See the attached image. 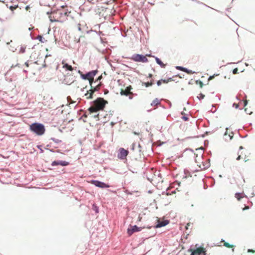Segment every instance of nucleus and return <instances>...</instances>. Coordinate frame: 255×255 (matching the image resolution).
I'll use <instances>...</instances> for the list:
<instances>
[{
  "mask_svg": "<svg viewBox=\"0 0 255 255\" xmlns=\"http://www.w3.org/2000/svg\"><path fill=\"white\" fill-rule=\"evenodd\" d=\"M92 105L88 109L90 113H96L99 111L103 110L107 102L103 98H98L92 102Z\"/></svg>",
  "mask_w": 255,
  "mask_h": 255,
  "instance_id": "nucleus-1",
  "label": "nucleus"
},
{
  "mask_svg": "<svg viewBox=\"0 0 255 255\" xmlns=\"http://www.w3.org/2000/svg\"><path fill=\"white\" fill-rule=\"evenodd\" d=\"M29 129L31 131L37 135H43L45 131L43 124L39 123H34L30 125Z\"/></svg>",
  "mask_w": 255,
  "mask_h": 255,
  "instance_id": "nucleus-2",
  "label": "nucleus"
},
{
  "mask_svg": "<svg viewBox=\"0 0 255 255\" xmlns=\"http://www.w3.org/2000/svg\"><path fill=\"white\" fill-rule=\"evenodd\" d=\"M98 71L97 70L90 71L85 74H83L80 70H78V73L80 74L81 78L83 80H89L90 83H92L91 79L97 74Z\"/></svg>",
  "mask_w": 255,
  "mask_h": 255,
  "instance_id": "nucleus-3",
  "label": "nucleus"
},
{
  "mask_svg": "<svg viewBox=\"0 0 255 255\" xmlns=\"http://www.w3.org/2000/svg\"><path fill=\"white\" fill-rule=\"evenodd\" d=\"M188 251H192L194 253V255H206V249L201 247L199 244H196L194 249H190Z\"/></svg>",
  "mask_w": 255,
  "mask_h": 255,
  "instance_id": "nucleus-4",
  "label": "nucleus"
},
{
  "mask_svg": "<svg viewBox=\"0 0 255 255\" xmlns=\"http://www.w3.org/2000/svg\"><path fill=\"white\" fill-rule=\"evenodd\" d=\"M130 59L135 62L146 63L148 62V59L142 54H134Z\"/></svg>",
  "mask_w": 255,
  "mask_h": 255,
  "instance_id": "nucleus-5",
  "label": "nucleus"
},
{
  "mask_svg": "<svg viewBox=\"0 0 255 255\" xmlns=\"http://www.w3.org/2000/svg\"><path fill=\"white\" fill-rule=\"evenodd\" d=\"M91 183L94 185L96 187H98L101 188H106L109 187V185L106 184L104 182L102 181L96 180H92L91 181Z\"/></svg>",
  "mask_w": 255,
  "mask_h": 255,
  "instance_id": "nucleus-6",
  "label": "nucleus"
},
{
  "mask_svg": "<svg viewBox=\"0 0 255 255\" xmlns=\"http://www.w3.org/2000/svg\"><path fill=\"white\" fill-rule=\"evenodd\" d=\"M128 153V150H126L124 148H120L118 154V157L121 159H124L126 158Z\"/></svg>",
  "mask_w": 255,
  "mask_h": 255,
  "instance_id": "nucleus-7",
  "label": "nucleus"
},
{
  "mask_svg": "<svg viewBox=\"0 0 255 255\" xmlns=\"http://www.w3.org/2000/svg\"><path fill=\"white\" fill-rule=\"evenodd\" d=\"M142 229V228L141 227H138L136 225H134L130 229H128L127 233L129 236H131L133 233L141 231Z\"/></svg>",
  "mask_w": 255,
  "mask_h": 255,
  "instance_id": "nucleus-8",
  "label": "nucleus"
},
{
  "mask_svg": "<svg viewBox=\"0 0 255 255\" xmlns=\"http://www.w3.org/2000/svg\"><path fill=\"white\" fill-rule=\"evenodd\" d=\"M69 164L68 161L62 160H55L52 162L51 165L52 166L61 165L62 166H66Z\"/></svg>",
  "mask_w": 255,
  "mask_h": 255,
  "instance_id": "nucleus-9",
  "label": "nucleus"
},
{
  "mask_svg": "<svg viewBox=\"0 0 255 255\" xmlns=\"http://www.w3.org/2000/svg\"><path fill=\"white\" fill-rule=\"evenodd\" d=\"M90 84V86H91V89L90 90V93L89 96L87 98L90 99H92L93 98V93L94 92H95L98 91L99 90L100 87H98V86H95L94 87H93L92 83H91Z\"/></svg>",
  "mask_w": 255,
  "mask_h": 255,
  "instance_id": "nucleus-10",
  "label": "nucleus"
},
{
  "mask_svg": "<svg viewBox=\"0 0 255 255\" xmlns=\"http://www.w3.org/2000/svg\"><path fill=\"white\" fill-rule=\"evenodd\" d=\"M169 223V221L167 220H163L162 221L158 222L157 224L155 225V228H159L166 226Z\"/></svg>",
  "mask_w": 255,
  "mask_h": 255,
  "instance_id": "nucleus-11",
  "label": "nucleus"
},
{
  "mask_svg": "<svg viewBox=\"0 0 255 255\" xmlns=\"http://www.w3.org/2000/svg\"><path fill=\"white\" fill-rule=\"evenodd\" d=\"M147 56H152V57H154V56H152L150 54L147 55ZM155 60L156 61V63L158 64V65H159L161 68L165 67L166 65L164 64L159 58H158L157 57H155Z\"/></svg>",
  "mask_w": 255,
  "mask_h": 255,
  "instance_id": "nucleus-12",
  "label": "nucleus"
},
{
  "mask_svg": "<svg viewBox=\"0 0 255 255\" xmlns=\"http://www.w3.org/2000/svg\"><path fill=\"white\" fill-rule=\"evenodd\" d=\"M131 88L130 87H127L126 88V89H125V90H122L121 91V95H124V96H127L129 95V91L130 90Z\"/></svg>",
  "mask_w": 255,
  "mask_h": 255,
  "instance_id": "nucleus-13",
  "label": "nucleus"
},
{
  "mask_svg": "<svg viewBox=\"0 0 255 255\" xmlns=\"http://www.w3.org/2000/svg\"><path fill=\"white\" fill-rule=\"evenodd\" d=\"M235 197L237 198V199L238 201H240L241 200L242 198H243L245 197H246V196L245 195V194L243 192V193L237 192L235 194Z\"/></svg>",
  "mask_w": 255,
  "mask_h": 255,
  "instance_id": "nucleus-14",
  "label": "nucleus"
},
{
  "mask_svg": "<svg viewBox=\"0 0 255 255\" xmlns=\"http://www.w3.org/2000/svg\"><path fill=\"white\" fill-rule=\"evenodd\" d=\"M160 101L158 98H155L153 100V101L151 103V106H157L160 104Z\"/></svg>",
  "mask_w": 255,
  "mask_h": 255,
  "instance_id": "nucleus-15",
  "label": "nucleus"
},
{
  "mask_svg": "<svg viewBox=\"0 0 255 255\" xmlns=\"http://www.w3.org/2000/svg\"><path fill=\"white\" fill-rule=\"evenodd\" d=\"M226 131L225 133H224V136L226 140H228L227 138H226V136H228V137H229V140H230L233 137V133L232 132L231 134H228L227 130L228 129V128H226Z\"/></svg>",
  "mask_w": 255,
  "mask_h": 255,
  "instance_id": "nucleus-16",
  "label": "nucleus"
},
{
  "mask_svg": "<svg viewBox=\"0 0 255 255\" xmlns=\"http://www.w3.org/2000/svg\"><path fill=\"white\" fill-rule=\"evenodd\" d=\"M63 68H65L66 70L71 71L73 70V68L67 63H66L63 65Z\"/></svg>",
  "mask_w": 255,
  "mask_h": 255,
  "instance_id": "nucleus-17",
  "label": "nucleus"
},
{
  "mask_svg": "<svg viewBox=\"0 0 255 255\" xmlns=\"http://www.w3.org/2000/svg\"><path fill=\"white\" fill-rule=\"evenodd\" d=\"M37 39H38L42 43H44L46 41V40H45L44 39V38L43 37V36L40 35H38L37 36Z\"/></svg>",
  "mask_w": 255,
  "mask_h": 255,
  "instance_id": "nucleus-18",
  "label": "nucleus"
},
{
  "mask_svg": "<svg viewBox=\"0 0 255 255\" xmlns=\"http://www.w3.org/2000/svg\"><path fill=\"white\" fill-rule=\"evenodd\" d=\"M153 84V82H142V85H144L146 87L151 86Z\"/></svg>",
  "mask_w": 255,
  "mask_h": 255,
  "instance_id": "nucleus-19",
  "label": "nucleus"
},
{
  "mask_svg": "<svg viewBox=\"0 0 255 255\" xmlns=\"http://www.w3.org/2000/svg\"><path fill=\"white\" fill-rule=\"evenodd\" d=\"M92 209L96 213H99V208L95 204L93 205Z\"/></svg>",
  "mask_w": 255,
  "mask_h": 255,
  "instance_id": "nucleus-20",
  "label": "nucleus"
},
{
  "mask_svg": "<svg viewBox=\"0 0 255 255\" xmlns=\"http://www.w3.org/2000/svg\"><path fill=\"white\" fill-rule=\"evenodd\" d=\"M50 139L53 140L55 143H57V144L61 142V140H60L58 139L55 138L54 137L51 138Z\"/></svg>",
  "mask_w": 255,
  "mask_h": 255,
  "instance_id": "nucleus-21",
  "label": "nucleus"
},
{
  "mask_svg": "<svg viewBox=\"0 0 255 255\" xmlns=\"http://www.w3.org/2000/svg\"><path fill=\"white\" fill-rule=\"evenodd\" d=\"M161 80H162V83H167L169 81H171L172 80V78H169L167 80L161 79Z\"/></svg>",
  "mask_w": 255,
  "mask_h": 255,
  "instance_id": "nucleus-22",
  "label": "nucleus"
},
{
  "mask_svg": "<svg viewBox=\"0 0 255 255\" xmlns=\"http://www.w3.org/2000/svg\"><path fill=\"white\" fill-rule=\"evenodd\" d=\"M196 150L199 151H200L201 152L200 154H201V156L202 157V156H203V151L204 150L203 147H201L200 148L197 149Z\"/></svg>",
  "mask_w": 255,
  "mask_h": 255,
  "instance_id": "nucleus-23",
  "label": "nucleus"
},
{
  "mask_svg": "<svg viewBox=\"0 0 255 255\" xmlns=\"http://www.w3.org/2000/svg\"><path fill=\"white\" fill-rule=\"evenodd\" d=\"M205 97V95L202 93L200 94H199V96L197 97V98L199 100H201V99H203Z\"/></svg>",
  "mask_w": 255,
  "mask_h": 255,
  "instance_id": "nucleus-24",
  "label": "nucleus"
},
{
  "mask_svg": "<svg viewBox=\"0 0 255 255\" xmlns=\"http://www.w3.org/2000/svg\"><path fill=\"white\" fill-rule=\"evenodd\" d=\"M17 5H11L10 7H9V9L11 10V11H13L14 9H15L17 7Z\"/></svg>",
  "mask_w": 255,
  "mask_h": 255,
  "instance_id": "nucleus-25",
  "label": "nucleus"
},
{
  "mask_svg": "<svg viewBox=\"0 0 255 255\" xmlns=\"http://www.w3.org/2000/svg\"><path fill=\"white\" fill-rule=\"evenodd\" d=\"M25 51V48L24 47H21L20 48V51H19V52L20 53H24Z\"/></svg>",
  "mask_w": 255,
  "mask_h": 255,
  "instance_id": "nucleus-26",
  "label": "nucleus"
},
{
  "mask_svg": "<svg viewBox=\"0 0 255 255\" xmlns=\"http://www.w3.org/2000/svg\"><path fill=\"white\" fill-rule=\"evenodd\" d=\"M224 246H225L226 247H227V248H230V247H232L233 246L232 245H230V244L228 243H224Z\"/></svg>",
  "mask_w": 255,
  "mask_h": 255,
  "instance_id": "nucleus-27",
  "label": "nucleus"
},
{
  "mask_svg": "<svg viewBox=\"0 0 255 255\" xmlns=\"http://www.w3.org/2000/svg\"><path fill=\"white\" fill-rule=\"evenodd\" d=\"M182 119L184 121H188L189 120V118L187 116H184L182 117Z\"/></svg>",
  "mask_w": 255,
  "mask_h": 255,
  "instance_id": "nucleus-28",
  "label": "nucleus"
},
{
  "mask_svg": "<svg viewBox=\"0 0 255 255\" xmlns=\"http://www.w3.org/2000/svg\"><path fill=\"white\" fill-rule=\"evenodd\" d=\"M183 67H182V66H177L175 67V68L177 70H179L182 71L183 70Z\"/></svg>",
  "mask_w": 255,
  "mask_h": 255,
  "instance_id": "nucleus-29",
  "label": "nucleus"
},
{
  "mask_svg": "<svg viewBox=\"0 0 255 255\" xmlns=\"http://www.w3.org/2000/svg\"><path fill=\"white\" fill-rule=\"evenodd\" d=\"M238 73V69L237 68H235L233 70V73L234 74H236Z\"/></svg>",
  "mask_w": 255,
  "mask_h": 255,
  "instance_id": "nucleus-30",
  "label": "nucleus"
},
{
  "mask_svg": "<svg viewBox=\"0 0 255 255\" xmlns=\"http://www.w3.org/2000/svg\"><path fill=\"white\" fill-rule=\"evenodd\" d=\"M186 73H187L188 74H193V73H195V72H193L191 70H189V69H187V70H186Z\"/></svg>",
  "mask_w": 255,
  "mask_h": 255,
  "instance_id": "nucleus-31",
  "label": "nucleus"
},
{
  "mask_svg": "<svg viewBox=\"0 0 255 255\" xmlns=\"http://www.w3.org/2000/svg\"><path fill=\"white\" fill-rule=\"evenodd\" d=\"M210 166V163L208 162V163H206V164H204L203 165V168H208L209 166Z\"/></svg>",
  "mask_w": 255,
  "mask_h": 255,
  "instance_id": "nucleus-32",
  "label": "nucleus"
},
{
  "mask_svg": "<svg viewBox=\"0 0 255 255\" xmlns=\"http://www.w3.org/2000/svg\"><path fill=\"white\" fill-rule=\"evenodd\" d=\"M37 147L40 150V153L43 152V150L41 148V145H37Z\"/></svg>",
  "mask_w": 255,
  "mask_h": 255,
  "instance_id": "nucleus-33",
  "label": "nucleus"
},
{
  "mask_svg": "<svg viewBox=\"0 0 255 255\" xmlns=\"http://www.w3.org/2000/svg\"><path fill=\"white\" fill-rule=\"evenodd\" d=\"M162 83V80H161H161H158V81L157 82V85L158 86H160V85H161Z\"/></svg>",
  "mask_w": 255,
  "mask_h": 255,
  "instance_id": "nucleus-34",
  "label": "nucleus"
},
{
  "mask_svg": "<svg viewBox=\"0 0 255 255\" xmlns=\"http://www.w3.org/2000/svg\"><path fill=\"white\" fill-rule=\"evenodd\" d=\"M248 253H255V250H253L252 249H248Z\"/></svg>",
  "mask_w": 255,
  "mask_h": 255,
  "instance_id": "nucleus-35",
  "label": "nucleus"
},
{
  "mask_svg": "<svg viewBox=\"0 0 255 255\" xmlns=\"http://www.w3.org/2000/svg\"><path fill=\"white\" fill-rule=\"evenodd\" d=\"M248 104V101L247 100H245L244 101V107H246Z\"/></svg>",
  "mask_w": 255,
  "mask_h": 255,
  "instance_id": "nucleus-36",
  "label": "nucleus"
},
{
  "mask_svg": "<svg viewBox=\"0 0 255 255\" xmlns=\"http://www.w3.org/2000/svg\"><path fill=\"white\" fill-rule=\"evenodd\" d=\"M245 111L246 112V113L249 114V115H251L253 113L252 112H251L250 113H248V111L247 109H245Z\"/></svg>",
  "mask_w": 255,
  "mask_h": 255,
  "instance_id": "nucleus-37",
  "label": "nucleus"
},
{
  "mask_svg": "<svg viewBox=\"0 0 255 255\" xmlns=\"http://www.w3.org/2000/svg\"><path fill=\"white\" fill-rule=\"evenodd\" d=\"M199 85H200V88H202L203 86H204V84L203 83V82L202 81L201 82H200Z\"/></svg>",
  "mask_w": 255,
  "mask_h": 255,
  "instance_id": "nucleus-38",
  "label": "nucleus"
},
{
  "mask_svg": "<svg viewBox=\"0 0 255 255\" xmlns=\"http://www.w3.org/2000/svg\"><path fill=\"white\" fill-rule=\"evenodd\" d=\"M249 209V206H245V208H243V210L244 211V210H248Z\"/></svg>",
  "mask_w": 255,
  "mask_h": 255,
  "instance_id": "nucleus-39",
  "label": "nucleus"
},
{
  "mask_svg": "<svg viewBox=\"0 0 255 255\" xmlns=\"http://www.w3.org/2000/svg\"><path fill=\"white\" fill-rule=\"evenodd\" d=\"M214 77V76L213 75V76H210L209 78H208V80H212L213 78Z\"/></svg>",
  "mask_w": 255,
  "mask_h": 255,
  "instance_id": "nucleus-40",
  "label": "nucleus"
},
{
  "mask_svg": "<svg viewBox=\"0 0 255 255\" xmlns=\"http://www.w3.org/2000/svg\"><path fill=\"white\" fill-rule=\"evenodd\" d=\"M187 69V68H185V67H183V70H182V71L184 72H186Z\"/></svg>",
  "mask_w": 255,
  "mask_h": 255,
  "instance_id": "nucleus-41",
  "label": "nucleus"
},
{
  "mask_svg": "<svg viewBox=\"0 0 255 255\" xmlns=\"http://www.w3.org/2000/svg\"><path fill=\"white\" fill-rule=\"evenodd\" d=\"M235 106V108L237 109L239 107V105L238 104H234L233 106Z\"/></svg>",
  "mask_w": 255,
  "mask_h": 255,
  "instance_id": "nucleus-42",
  "label": "nucleus"
},
{
  "mask_svg": "<svg viewBox=\"0 0 255 255\" xmlns=\"http://www.w3.org/2000/svg\"><path fill=\"white\" fill-rule=\"evenodd\" d=\"M135 143H133V144H132V148H131L132 150H134V146H135Z\"/></svg>",
  "mask_w": 255,
  "mask_h": 255,
  "instance_id": "nucleus-43",
  "label": "nucleus"
},
{
  "mask_svg": "<svg viewBox=\"0 0 255 255\" xmlns=\"http://www.w3.org/2000/svg\"><path fill=\"white\" fill-rule=\"evenodd\" d=\"M29 8H30V6H29V5H27V6L25 7V9H26V10H28Z\"/></svg>",
  "mask_w": 255,
  "mask_h": 255,
  "instance_id": "nucleus-44",
  "label": "nucleus"
},
{
  "mask_svg": "<svg viewBox=\"0 0 255 255\" xmlns=\"http://www.w3.org/2000/svg\"><path fill=\"white\" fill-rule=\"evenodd\" d=\"M46 149H48V148H45ZM48 150L50 151V152H54V150L52 149H48Z\"/></svg>",
  "mask_w": 255,
  "mask_h": 255,
  "instance_id": "nucleus-45",
  "label": "nucleus"
},
{
  "mask_svg": "<svg viewBox=\"0 0 255 255\" xmlns=\"http://www.w3.org/2000/svg\"><path fill=\"white\" fill-rule=\"evenodd\" d=\"M201 82V81H200V80H196V83L197 84H199L200 82Z\"/></svg>",
  "mask_w": 255,
  "mask_h": 255,
  "instance_id": "nucleus-46",
  "label": "nucleus"
},
{
  "mask_svg": "<svg viewBox=\"0 0 255 255\" xmlns=\"http://www.w3.org/2000/svg\"><path fill=\"white\" fill-rule=\"evenodd\" d=\"M241 159V155H239L237 158V160H239Z\"/></svg>",
  "mask_w": 255,
  "mask_h": 255,
  "instance_id": "nucleus-47",
  "label": "nucleus"
},
{
  "mask_svg": "<svg viewBox=\"0 0 255 255\" xmlns=\"http://www.w3.org/2000/svg\"><path fill=\"white\" fill-rule=\"evenodd\" d=\"M206 144H208V140H205L204 141V144L206 145Z\"/></svg>",
  "mask_w": 255,
  "mask_h": 255,
  "instance_id": "nucleus-48",
  "label": "nucleus"
},
{
  "mask_svg": "<svg viewBox=\"0 0 255 255\" xmlns=\"http://www.w3.org/2000/svg\"><path fill=\"white\" fill-rule=\"evenodd\" d=\"M50 21H51V22H53V21H58V20H55V19L53 20V19H52L51 18H50Z\"/></svg>",
  "mask_w": 255,
  "mask_h": 255,
  "instance_id": "nucleus-49",
  "label": "nucleus"
},
{
  "mask_svg": "<svg viewBox=\"0 0 255 255\" xmlns=\"http://www.w3.org/2000/svg\"><path fill=\"white\" fill-rule=\"evenodd\" d=\"M67 100H68V101H69V100H71V97H69H69H67Z\"/></svg>",
  "mask_w": 255,
  "mask_h": 255,
  "instance_id": "nucleus-50",
  "label": "nucleus"
},
{
  "mask_svg": "<svg viewBox=\"0 0 255 255\" xmlns=\"http://www.w3.org/2000/svg\"><path fill=\"white\" fill-rule=\"evenodd\" d=\"M99 116V114H97L96 115L94 116V118H98Z\"/></svg>",
  "mask_w": 255,
  "mask_h": 255,
  "instance_id": "nucleus-51",
  "label": "nucleus"
},
{
  "mask_svg": "<svg viewBox=\"0 0 255 255\" xmlns=\"http://www.w3.org/2000/svg\"><path fill=\"white\" fill-rule=\"evenodd\" d=\"M111 125L112 126H114V125H115V123H114V122H111Z\"/></svg>",
  "mask_w": 255,
  "mask_h": 255,
  "instance_id": "nucleus-52",
  "label": "nucleus"
},
{
  "mask_svg": "<svg viewBox=\"0 0 255 255\" xmlns=\"http://www.w3.org/2000/svg\"><path fill=\"white\" fill-rule=\"evenodd\" d=\"M46 66H47V65H46V64L45 63H44V64H43V67H46Z\"/></svg>",
  "mask_w": 255,
  "mask_h": 255,
  "instance_id": "nucleus-53",
  "label": "nucleus"
},
{
  "mask_svg": "<svg viewBox=\"0 0 255 255\" xmlns=\"http://www.w3.org/2000/svg\"><path fill=\"white\" fill-rule=\"evenodd\" d=\"M191 252V254L190 255H194V253H192V251H190Z\"/></svg>",
  "mask_w": 255,
  "mask_h": 255,
  "instance_id": "nucleus-54",
  "label": "nucleus"
},
{
  "mask_svg": "<svg viewBox=\"0 0 255 255\" xmlns=\"http://www.w3.org/2000/svg\"><path fill=\"white\" fill-rule=\"evenodd\" d=\"M25 64L27 66H28V62H25Z\"/></svg>",
  "mask_w": 255,
  "mask_h": 255,
  "instance_id": "nucleus-55",
  "label": "nucleus"
},
{
  "mask_svg": "<svg viewBox=\"0 0 255 255\" xmlns=\"http://www.w3.org/2000/svg\"><path fill=\"white\" fill-rule=\"evenodd\" d=\"M78 30H79V31H81V27H80V26H79V27H78Z\"/></svg>",
  "mask_w": 255,
  "mask_h": 255,
  "instance_id": "nucleus-56",
  "label": "nucleus"
},
{
  "mask_svg": "<svg viewBox=\"0 0 255 255\" xmlns=\"http://www.w3.org/2000/svg\"><path fill=\"white\" fill-rule=\"evenodd\" d=\"M51 13V12L48 11L47 12V14L49 15Z\"/></svg>",
  "mask_w": 255,
  "mask_h": 255,
  "instance_id": "nucleus-57",
  "label": "nucleus"
},
{
  "mask_svg": "<svg viewBox=\"0 0 255 255\" xmlns=\"http://www.w3.org/2000/svg\"><path fill=\"white\" fill-rule=\"evenodd\" d=\"M152 76V75L151 74H149V77H151Z\"/></svg>",
  "mask_w": 255,
  "mask_h": 255,
  "instance_id": "nucleus-58",
  "label": "nucleus"
},
{
  "mask_svg": "<svg viewBox=\"0 0 255 255\" xmlns=\"http://www.w3.org/2000/svg\"><path fill=\"white\" fill-rule=\"evenodd\" d=\"M132 99V96H129V99Z\"/></svg>",
  "mask_w": 255,
  "mask_h": 255,
  "instance_id": "nucleus-59",
  "label": "nucleus"
},
{
  "mask_svg": "<svg viewBox=\"0 0 255 255\" xmlns=\"http://www.w3.org/2000/svg\"><path fill=\"white\" fill-rule=\"evenodd\" d=\"M243 149V146H241L240 147V149Z\"/></svg>",
  "mask_w": 255,
  "mask_h": 255,
  "instance_id": "nucleus-60",
  "label": "nucleus"
},
{
  "mask_svg": "<svg viewBox=\"0 0 255 255\" xmlns=\"http://www.w3.org/2000/svg\"><path fill=\"white\" fill-rule=\"evenodd\" d=\"M209 132H208V131H206V132H205V134H208Z\"/></svg>",
  "mask_w": 255,
  "mask_h": 255,
  "instance_id": "nucleus-61",
  "label": "nucleus"
},
{
  "mask_svg": "<svg viewBox=\"0 0 255 255\" xmlns=\"http://www.w3.org/2000/svg\"><path fill=\"white\" fill-rule=\"evenodd\" d=\"M77 42H80V38L77 40Z\"/></svg>",
  "mask_w": 255,
  "mask_h": 255,
  "instance_id": "nucleus-62",
  "label": "nucleus"
},
{
  "mask_svg": "<svg viewBox=\"0 0 255 255\" xmlns=\"http://www.w3.org/2000/svg\"><path fill=\"white\" fill-rule=\"evenodd\" d=\"M138 146L139 147H141V146H140V144H139V143L138 144Z\"/></svg>",
  "mask_w": 255,
  "mask_h": 255,
  "instance_id": "nucleus-63",
  "label": "nucleus"
},
{
  "mask_svg": "<svg viewBox=\"0 0 255 255\" xmlns=\"http://www.w3.org/2000/svg\"><path fill=\"white\" fill-rule=\"evenodd\" d=\"M225 242V241L224 240L222 239L221 242Z\"/></svg>",
  "mask_w": 255,
  "mask_h": 255,
  "instance_id": "nucleus-64",
  "label": "nucleus"
}]
</instances>
